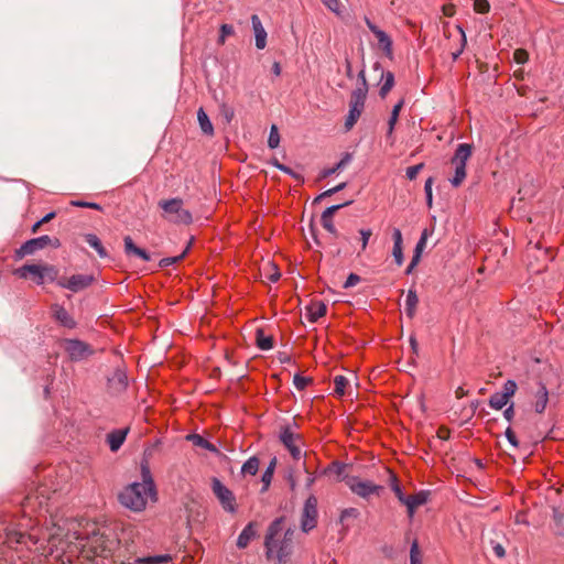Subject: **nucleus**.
Here are the masks:
<instances>
[{
	"label": "nucleus",
	"mask_w": 564,
	"mask_h": 564,
	"mask_svg": "<svg viewBox=\"0 0 564 564\" xmlns=\"http://www.w3.org/2000/svg\"><path fill=\"white\" fill-rule=\"evenodd\" d=\"M118 546V539L107 528L91 527L85 532L68 531L62 538L53 535L48 540L50 554L61 564H73L75 558L93 561L110 556Z\"/></svg>",
	"instance_id": "f257e3e1"
},
{
	"label": "nucleus",
	"mask_w": 564,
	"mask_h": 564,
	"mask_svg": "<svg viewBox=\"0 0 564 564\" xmlns=\"http://www.w3.org/2000/svg\"><path fill=\"white\" fill-rule=\"evenodd\" d=\"M142 481H134L119 494L120 503L134 512H141L147 508L148 500L156 501V487L147 459L141 462Z\"/></svg>",
	"instance_id": "f03ea898"
},
{
	"label": "nucleus",
	"mask_w": 564,
	"mask_h": 564,
	"mask_svg": "<svg viewBox=\"0 0 564 564\" xmlns=\"http://www.w3.org/2000/svg\"><path fill=\"white\" fill-rule=\"evenodd\" d=\"M282 522L283 518L275 519L270 524L264 540L267 557L269 560L275 557L279 563H283L286 560V557L291 554L294 535V530L288 529L284 532V536L280 542H276L274 540V538L282 530Z\"/></svg>",
	"instance_id": "7ed1b4c3"
},
{
	"label": "nucleus",
	"mask_w": 564,
	"mask_h": 564,
	"mask_svg": "<svg viewBox=\"0 0 564 564\" xmlns=\"http://www.w3.org/2000/svg\"><path fill=\"white\" fill-rule=\"evenodd\" d=\"M159 207L162 209V217L169 223L176 225H189L193 223L192 213L184 208V202L180 197L161 199Z\"/></svg>",
	"instance_id": "20e7f679"
},
{
	"label": "nucleus",
	"mask_w": 564,
	"mask_h": 564,
	"mask_svg": "<svg viewBox=\"0 0 564 564\" xmlns=\"http://www.w3.org/2000/svg\"><path fill=\"white\" fill-rule=\"evenodd\" d=\"M297 424L295 422L282 425L279 432V440L283 446L289 451L293 459L299 460L302 458L303 442L301 435L296 432Z\"/></svg>",
	"instance_id": "39448f33"
},
{
	"label": "nucleus",
	"mask_w": 564,
	"mask_h": 564,
	"mask_svg": "<svg viewBox=\"0 0 564 564\" xmlns=\"http://www.w3.org/2000/svg\"><path fill=\"white\" fill-rule=\"evenodd\" d=\"M473 145L469 143H460L458 144L454 156L452 158V163L455 166L454 176L449 180V183L454 187H458L462 185L464 180L466 178V163L471 156Z\"/></svg>",
	"instance_id": "423d86ee"
},
{
	"label": "nucleus",
	"mask_w": 564,
	"mask_h": 564,
	"mask_svg": "<svg viewBox=\"0 0 564 564\" xmlns=\"http://www.w3.org/2000/svg\"><path fill=\"white\" fill-rule=\"evenodd\" d=\"M366 88L357 87L351 93V100L349 104V111L345 120V130L349 131L360 118L366 102Z\"/></svg>",
	"instance_id": "0eeeda50"
},
{
	"label": "nucleus",
	"mask_w": 564,
	"mask_h": 564,
	"mask_svg": "<svg viewBox=\"0 0 564 564\" xmlns=\"http://www.w3.org/2000/svg\"><path fill=\"white\" fill-rule=\"evenodd\" d=\"M47 246H52L53 248H59L61 241L58 238H51L47 235L30 239L25 241L23 245H21V247L15 251L14 258L17 260H20L25 256L33 254L36 251L44 249Z\"/></svg>",
	"instance_id": "6e6552de"
},
{
	"label": "nucleus",
	"mask_w": 564,
	"mask_h": 564,
	"mask_svg": "<svg viewBox=\"0 0 564 564\" xmlns=\"http://www.w3.org/2000/svg\"><path fill=\"white\" fill-rule=\"evenodd\" d=\"M212 490L226 512L230 514L237 513L238 505L235 494L217 477L212 479Z\"/></svg>",
	"instance_id": "1a4fd4ad"
},
{
	"label": "nucleus",
	"mask_w": 564,
	"mask_h": 564,
	"mask_svg": "<svg viewBox=\"0 0 564 564\" xmlns=\"http://www.w3.org/2000/svg\"><path fill=\"white\" fill-rule=\"evenodd\" d=\"M317 499L311 495L304 502L301 516V530L304 533L312 531L317 524Z\"/></svg>",
	"instance_id": "9d476101"
},
{
	"label": "nucleus",
	"mask_w": 564,
	"mask_h": 564,
	"mask_svg": "<svg viewBox=\"0 0 564 564\" xmlns=\"http://www.w3.org/2000/svg\"><path fill=\"white\" fill-rule=\"evenodd\" d=\"M347 484L349 489L361 498H368L371 495L379 496L383 490L382 486L375 485L370 480H360L356 477L349 479Z\"/></svg>",
	"instance_id": "9b49d317"
},
{
	"label": "nucleus",
	"mask_w": 564,
	"mask_h": 564,
	"mask_svg": "<svg viewBox=\"0 0 564 564\" xmlns=\"http://www.w3.org/2000/svg\"><path fill=\"white\" fill-rule=\"evenodd\" d=\"M65 350L68 354L69 359L73 361L84 360L94 354L91 347L79 339H66Z\"/></svg>",
	"instance_id": "f8f14e48"
},
{
	"label": "nucleus",
	"mask_w": 564,
	"mask_h": 564,
	"mask_svg": "<svg viewBox=\"0 0 564 564\" xmlns=\"http://www.w3.org/2000/svg\"><path fill=\"white\" fill-rule=\"evenodd\" d=\"M96 281L94 274H74L67 281H57V285L72 292H79L90 286Z\"/></svg>",
	"instance_id": "ddd939ff"
},
{
	"label": "nucleus",
	"mask_w": 564,
	"mask_h": 564,
	"mask_svg": "<svg viewBox=\"0 0 564 564\" xmlns=\"http://www.w3.org/2000/svg\"><path fill=\"white\" fill-rule=\"evenodd\" d=\"M107 388L111 394H120L128 388V376L123 368H117L107 380Z\"/></svg>",
	"instance_id": "4468645a"
},
{
	"label": "nucleus",
	"mask_w": 564,
	"mask_h": 564,
	"mask_svg": "<svg viewBox=\"0 0 564 564\" xmlns=\"http://www.w3.org/2000/svg\"><path fill=\"white\" fill-rule=\"evenodd\" d=\"M365 22L368 29L373 33V35L378 40L379 46L382 48L384 54L388 57H392V40L391 37L381 29H379L375 23L371 22L367 17L365 18Z\"/></svg>",
	"instance_id": "2eb2a0df"
},
{
	"label": "nucleus",
	"mask_w": 564,
	"mask_h": 564,
	"mask_svg": "<svg viewBox=\"0 0 564 564\" xmlns=\"http://www.w3.org/2000/svg\"><path fill=\"white\" fill-rule=\"evenodd\" d=\"M533 409L538 414H542L549 403V390L543 381L536 382V389L533 392Z\"/></svg>",
	"instance_id": "dca6fc26"
},
{
	"label": "nucleus",
	"mask_w": 564,
	"mask_h": 564,
	"mask_svg": "<svg viewBox=\"0 0 564 564\" xmlns=\"http://www.w3.org/2000/svg\"><path fill=\"white\" fill-rule=\"evenodd\" d=\"M429 500V492L427 491H419L415 495L412 496H405L401 503H403L406 507L408 514L410 519H413L415 509L420 506H423Z\"/></svg>",
	"instance_id": "f3484780"
},
{
	"label": "nucleus",
	"mask_w": 564,
	"mask_h": 564,
	"mask_svg": "<svg viewBox=\"0 0 564 564\" xmlns=\"http://www.w3.org/2000/svg\"><path fill=\"white\" fill-rule=\"evenodd\" d=\"M19 278L26 279L28 275H32L35 279L36 284H44L43 265L39 264H25L14 272Z\"/></svg>",
	"instance_id": "a211bd4d"
},
{
	"label": "nucleus",
	"mask_w": 564,
	"mask_h": 564,
	"mask_svg": "<svg viewBox=\"0 0 564 564\" xmlns=\"http://www.w3.org/2000/svg\"><path fill=\"white\" fill-rule=\"evenodd\" d=\"M52 311H53V317L64 327L66 328H69V329H73L76 327L77 323L76 321L72 317V315L67 312V310L59 305V304H54L52 306Z\"/></svg>",
	"instance_id": "6ab92c4d"
},
{
	"label": "nucleus",
	"mask_w": 564,
	"mask_h": 564,
	"mask_svg": "<svg viewBox=\"0 0 564 564\" xmlns=\"http://www.w3.org/2000/svg\"><path fill=\"white\" fill-rule=\"evenodd\" d=\"M251 25L254 33L256 47L258 50H263L267 46V31L257 14L251 17Z\"/></svg>",
	"instance_id": "aec40b11"
},
{
	"label": "nucleus",
	"mask_w": 564,
	"mask_h": 564,
	"mask_svg": "<svg viewBox=\"0 0 564 564\" xmlns=\"http://www.w3.org/2000/svg\"><path fill=\"white\" fill-rule=\"evenodd\" d=\"M327 306L322 301L311 302L305 307V316L310 323L317 322L318 318L325 315Z\"/></svg>",
	"instance_id": "412c9836"
},
{
	"label": "nucleus",
	"mask_w": 564,
	"mask_h": 564,
	"mask_svg": "<svg viewBox=\"0 0 564 564\" xmlns=\"http://www.w3.org/2000/svg\"><path fill=\"white\" fill-rule=\"evenodd\" d=\"M260 276L269 282L275 283L279 281L281 273L273 261L267 260L260 267Z\"/></svg>",
	"instance_id": "4be33fe9"
},
{
	"label": "nucleus",
	"mask_w": 564,
	"mask_h": 564,
	"mask_svg": "<svg viewBox=\"0 0 564 564\" xmlns=\"http://www.w3.org/2000/svg\"><path fill=\"white\" fill-rule=\"evenodd\" d=\"M392 239H393V248H392V257L395 263L400 267L403 263V239L402 232L399 228H393L392 230Z\"/></svg>",
	"instance_id": "5701e85b"
},
{
	"label": "nucleus",
	"mask_w": 564,
	"mask_h": 564,
	"mask_svg": "<svg viewBox=\"0 0 564 564\" xmlns=\"http://www.w3.org/2000/svg\"><path fill=\"white\" fill-rule=\"evenodd\" d=\"M128 432H129L128 427L117 429V430L111 431L107 435V442H108V445H109L111 452H117L121 447V445L123 444V442L127 437Z\"/></svg>",
	"instance_id": "b1692460"
},
{
	"label": "nucleus",
	"mask_w": 564,
	"mask_h": 564,
	"mask_svg": "<svg viewBox=\"0 0 564 564\" xmlns=\"http://www.w3.org/2000/svg\"><path fill=\"white\" fill-rule=\"evenodd\" d=\"M123 248L124 253L129 257L135 256L144 261L151 260L150 254L144 249L137 247L130 236L123 238Z\"/></svg>",
	"instance_id": "393cba45"
},
{
	"label": "nucleus",
	"mask_w": 564,
	"mask_h": 564,
	"mask_svg": "<svg viewBox=\"0 0 564 564\" xmlns=\"http://www.w3.org/2000/svg\"><path fill=\"white\" fill-rule=\"evenodd\" d=\"M197 121L204 134L207 137L214 135V126L203 107L197 110Z\"/></svg>",
	"instance_id": "a878e982"
},
{
	"label": "nucleus",
	"mask_w": 564,
	"mask_h": 564,
	"mask_svg": "<svg viewBox=\"0 0 564 564\" xmlns=\"http://www.w3.org/2000/svg\"><path fill=\"white\" fill-rule=\"evenodd\" d=\"M254 536H256L254 524L252 522H250L243 528V530L238 535L237 546L239 549H245Z\"/></svg>",
	"instance_id": "bb28decb"
},
{
	"label": "nucleus",
	"mask_w": 564,
	"mask_h": 564,
	"mask_svg": "<svg viewBox=\"0 0 564 564\" xmlns=\"http://www.w3.org/2000/svg\"><path fill=\"white\" fill-rule=\"evenodd\" d=\"M419 297L416 291L413 289L408 290L405 297V314L409 318H413L416 312Z\"/></svg>",
	"instance_id": "cd10ccee"
},
{
	"label": "nucleus",
	"mask_w": 564,
	"mask_h": 564,
	"mask_svg": "<svg viewBox=\"0 0 564 564\" xmlns=\"http://www.w3.org/2000/svg\"><path fill=\"white\" fill-rule=\"evenodd\" d=\"M186 440L192 442L193 445H195L197 447L204 448V449L215 453V454H219L216 446L214 444L209 443L207 440H205L199 434H188V435H186Z\"/></svg>",
	"instance_id": "c85d7f7f"
},
{
	"label": "nucleus",
	"mask_w": 564,
	"mask_h": 564,
	"mask_svg": "<svg viewBox=\"0 0 564 564\" xmlns=\"http://www.w3.org/2000/svg\"><path fill=\"white\" fill-rule=\"evenodd\" d=\"M351 160H352V155L350 153H348V152L345 153L343 155V158L340 159V161L336 165H334V167L323 170L321 172V177L322 178L329 177L330 175H333L337 171L343 170L347 164L350 163Z\"/></svg>",
	"instance_id": "c756f323"
},
{
	"label": "nucleus",
	"mask_w": 564,
	"mask_h": 564,
	"mask_svg": "<svg viewBox=\"0 0 564 564\" xmlns=\"http://www.w3.org/2000/svg\"><path fill=\"white\" fill-rule=\"evenodd\" d=\"M394 85V75L392 72H383L381 75V85L379 95L384 98Z\"/></svg>",
	"instance_id": "7c9ffc66"
},
{
	"label": "nucleus",
	"mask_w": 564,
	"mask_h": 564,
	"mask_svg": "<svg viewBox=\"0 0 564 564\" xmlns=\"http://www.w3.org/2000/svg\"><path fill=\"white\" fill-rule=\"evenodd\" d=\"M256 344L259 349L269 350L273 347V338H272V336L264 335V332L262 328H257Z\"/></svg>",
	"instance_id": "2f4dec72"
},
{
	"label": "nucleus",
	"mask_w": 564,
	"mask_h": 564,
	"mask_svg": "<svg viewBox=\"0 0 564 564\" xmlns=\"http://www.w3.org/2000/svg\"><path fill=\"white\" fill-rule=\"evenodd\" d=\"M86 242L96 250L98 256L100 258H107L108 253L106 249L104 248L100 239L95 234H87L85 235Z\"/></svg>",
	"instance_id": "473e14b6"
},
{
	"label": "nucleus",
	"mask_w": 564,
	"mask_h": 564,
	"mask_svg": "<svg viewBox=\"0 0 564 564\" xmlns=\"http://www.w3.org/2000/svg\"><path fill=\"white\" fill-rule=\"evenodd\" d=\"M275 466H276V458L273 457L270 460L269 465L267 466V468L263 471L262 477H261V481L263 484L262 489H261L262 492L267 491L268 488L270 487V484H271L272 478H273V473H274Z\"/></svg>",
	"instance_id": "72a5a7b5"
},
{
	"label": "nucleus",
	"mask_w": 564,
	"mask_h": 564,
	"mask_svg": "<svg viewBox=\"0 0 564 564\" xmlns=\"http://www.w3.org/2000/svg\"><path fill=\"white\" fill-rule=\"evenodd\" d=\"M508 402L509 400L501 392H495L488 400L489 406L494 410L503 409Z\"/></svg>",
	"instance_id": "f704fd0d"
},
{
	"label": "nucleus",
	"mask_w": 564,
	"mask_h": 564,
	"mask_svg": "<svg viewBox=\"0 0 564 564\" xmlns=\"http://www.w3.org/2000/svg\"><path fill=\"white\" fill-rule=\"evenodd\" d=\"M404 104V100L403 99H400L392 108V111H391V115H390V118H389V121H388V134H392L393 130H394V126L398 121V118H399V113H400V110L402 108Z\"/></svg>",
	"instance_id": "c9c22d12"
},
{
	"label": "nucleus",
	"mask_w": 564,
	"mask_h": 564,
	"mask_svg": "<svg viewBox=\"0 0 564 564\" xmlns=\"http://www.w3.org/2000/svg\"><path fill=\"white\" fill-rule=\"evenodd\" d=\"M258 470L259 459L256 456H252L249 459H247L241 467V473L245 475L248 474L254 476L258 473Z\"/></svg>",
	"instance_id": "e433bc0d"
},
{
	"label": "nucleus",
	"mask_w": 564,
	"mask_h": 564,
	"mask_svg": "<svg viewBox=\"0 0 564 564\" xmlns=\"http://www.w3.org/2000/svg\"><path fill=\"white\" fill-rule=\"evenodd\" d=\"M171 561V556L169 554L163 555H153L147 557H139L135 560V563L140 564H161Z\"/></svg>",
	"instance_id": "4c0bfd02"
},
{
	"label": "nucleus",
	"mask_w": 564,
	"mask_h": 564,
	"mask_svg": "<svg viewBox=\"0 0 564 564\" xmlns=\"http://www.w3.org/2000/svg\"><path fill=\"white\" fill-rule=\"evenodd\" d=\"M347 468L346 464L335 462L332 464V466L327 469V473L335 475L337 480H344L345 479V470Z\"/></svg>",
	"instance_id": "58836bf2"
},
{
	"label": "nucleus",
	"mask_w": 564,
	"mask_h": 564,
	"mask_svg": "<svg viewBox=\"0 0 564 564\" xmlns=\"http://www.w3.org/2000/svg\"><path fill=\"white\" fill-rule=\"evenodd\" d=\"M387 471L389 474L391 489L395 494L399 501L401 502L405 495L403 494L401 487L399 486L397 476L389 469Z\"/></svg>",
	"instance_id": "ea45409f"
},
{
	"label": "nucleus",
	"mask_w": 564,
	"mask_h": 564,
	"mask_svg": "<svg viewBox=\"0 0 564 564\" xmlns=\"http://www.w3.org/2000/svg\"><path fill=\"white\" fill-rule=\"evenodd\" d=\"M189 247H191V243L187 245L185 250L180 256L167 257V258L161 259L160 262H159V265L161 268H166V267H170L172 264L177 263L178 261H181L186 256L187 251L189 250Z\"/></svg>",
	"instance_id": "a19ab883"
},
{
	"label": "nucleus",
	"mask_w": 564,
	"mask_h": 564,
	"mask_svg": "<svg viewBox=\"0 0 564 564\" xmlns=\"http://www.w3.org/2000/svg\"><path fill=\"white\" fill-rule=\"evenodd\" d=\"M321 221L323 227L334 237L338 236L337 229L333 221V216H326L325 213L322 214Z\"/></svg>",
	"instance_id": "79ce46f5"
},
{
	"label": "nucleus",
	"mask_w": 564,
	"mask_h": 564,
	"mask_svg": "<svg viewBox=\"0 0 564 564\" xmlns=\"http://www.w3.org/2000/svg\"><path fill=\"white\" fill-rule=\"evenodd\" d=\"M280 144V133L276 126H271L269 138H268V147L270 149H275Z\"/></svg>",
	"instance_id": "37998d69"
},
{
	"label": "nucleus",
	"mask_w": 564,
	"mask_h": 564,
	"mask_svg": "<svg viewBox=\"0 0 564 564\" xmlns=\"http://www.w3.org/2000/svg\"><path fill=\"white\" fill-rule=\"evenodd\" d=\"M517 382L512 379H508L503 386L501 393L509 400L517 391Z\"/></svg>",
	"instance_id": "c03bdc74"
},
{
	"label": "nucleus",
	"mask_w": 564,
	"mask_h": 564,
	"mask_svg": "<svg viewBox=\"0 0 564 564\" xmlns=\"http://www.w3.org/2000/svg\"><path fill=\"white\" fill-rule=\"evenodd\" d=\"M347 383H348V380L346 377H344L341 375L336 376L334 379L335 393L338 395H344Z\"/></svg>",
	"instance_id": "a18cd8bd"
},
{
	"label": "nucleus",
	"mask_w": 564,
	"mask_h": 564,
	"mask_svg": "<svg viewBox=\"0 0 564 564\" xmlns=\"http://www.w3.org/2000/svg\"><path fill=\"white\" fill-rule=\"evenodd\" d=\"M456 29L460 34V47L456 52L452 53L453 61H456L460 56V54L463 53V51L466 46V43H467V39H466L464 29L460 25H456Z\"/></svg>",
	"instance_id": "49530a36"
},
{
	"label": "nucleus",
	"mask_w": 564,
	"mask_h": 564,
	"mask_svg": "<svg viewBox=\"0 0 564 564\" xmlns=\"http://www.w3.org/2000/svg\"><path fill=\"white\" fill-rule=\"evenodd\" d=\"M410 564H422L417 541H413L411 544Z\"/></svg>",
	"instance_id": "de8ad7c7"
},
{
	"label": "nucleus",
	"mask_w": 564,
	"mask_h": 564,
	"mask_svg": "<svg viewBox=\"0 0 564 564\" xmlns=\"http://www.w3.org/2000/svg\"><path fill=\"white\" fill-rule=\"evenodd\" d=\"M270 164L273 165L275 169H278L279 171L283 172V173H286L289 175H291L292 177L294 178H300V175L295 172H293L289 166L284 165V164H281L278 159L273 158L271 161H270Z\"/></svg>",
	"instance_id": "09e8293b"
},
{
	"label": "nucleus",
	"mask_w": 564,
	"mask_h": 564,
	"mask_svg": "<svg viewBox=\"0 0 564 564\" xmlns=\"http://www.w3.org/2000/svg\"><path fill=\"white\" fill-rule=\"evenodd\" d=\"M219 109H220V113L225 118L226 122L230 123L235 117L234 108L224 102L220 105Z\"/></svg>",
	"instance_id": "8fccbe9b"
},
{
	"label": "nucleus",
	"mask_w": 564,
	"mask_h": 564,
	"mask_svg": "<svg viewBox=\"0 0 564 564\" xmlns=\"http://www.w3.org/2000/svg\"><path fill=\"white\" fill-rule=\"evenodd\" d=\"M44 281L54 282L57 279L58 270L54 265H43Z\"/></svg>",
	"instance_id": "3c124183"
},
{
	"label": "nucleus",
	"mask_w": 564,
	"mask_h": 564,
	"mask_svg": "<svg viewBox=\"0 0 564 564\" xmlns=\"http://www.w3.org/2000/svg\"><path fill=\"white\" fill-rule=\"evenodd\" d=\"M429 236H430V231L427 229H424L421 232L420 239H419V241L415 245L414 252L422 254V252H423V250H424V248L426 246V241H427Z\"/></svg>",
	"instance_id": "603ef678"
},
{
	"label": "nucleus",
	"mask_w": 564,
	"mask_h": 564,
	"mask_svg": "<svg viewBox=\"0 0 564 564\" xmlns=\"http://www.w3.org/2000/svg\"><path fill=\"white\" fill-rule=\"evenodd\" d=\"M234 34V28L230 24H221L220 25V34L218 37V43L224 44L226 37Z\"/></svg>",
	"instance_id": "864d4df0"
},
{
	"label": "nucleus",
	"mask_w": 564,
	"mask_h": 564,
	"mask_svg": "<svg viewBox=\"0 0 564 564\" xmlns=\"http://www.w3.org/2000/svg\"><path fill=\"white\" fill-rule=\"evenodd\" d=\"M323 4L336 15H340V2L339 0H322Z\"/></svg>",
	"instance_id": "5fc2aeb1"
},
{
	"label": "nucleus",
	"mask_w": 564,
	"mask_h": 564,
	"mask_svg": "<svg viewBox=\"0 0 564 564\" xmlns=\"http://www.w3.org/2000/svg\"><path fill=\"white\" fill-rule=\"evenodd\" d=\"M70 204L76 207L91 208V209H96L99 212L102 210V206L97 203H94V202L73 200Z\"/></svg>",
	"instance_id": "6e6d98bb"
},
{
	"label": "nucleus",
	"mask_w": 564,
	"mask_h": 564,
	"mask_svg": "<svg viewBox=\"0 0 564 564\" xmlns=\"http://www.w3.org/2000/svg\"><path fill=\"white\" fill-rule=\"evenodd\" d=\"M474 9L478 13H488L490 10V3L488 0H475Z\"/></svg>",
	"instance_id": "4d7b16f0"
},
{
	"label": "nucleus",
	"mask_w": 564,
	"mask_h": 564,
	"mask_svg": "<svg viewBox=\"0 0 564 564\" xmlns=\"http://www.w3.org/2000/svg\"><path fill=\"white\" fill-rule=\"evenodd\" d=\"M359 514L360 513H359L358 509H356V508H346V509H344L340 512L339 521L343 523L348 518H354V519L358 518Z\"/></svg>",
	"instance_id": "13d9d810"
},
{
	"label": "nucleus",
	"mask_w": 564,
	"mask_h": 564,
	"mask_svg": "<svg viewBox=\"0 0 564 564\" xmlns=\"http://www.w3.org/2000/svg\"><path fill=\"white\" fill-rule=\"evenodd\" d=\"M513 59L518 64H525L529 59V54L523 48H518L513 52Z\"/></svg>",
	"instance_id": "bf43d9fd"
},
{
	"label": "nucleus",
	"mask_w": 564,
	"mask_h": 564,
	"mask_svg": "<svg viewBox=\"0 0 564 564\" xmlns=\"http://www.w3.org/2000/svg\"><path fill=\"white\" fill-rule=\"evenodd\" d=\"M311 382V379L307 378V377H303L299 373H296L293 378V384L296 387V389L299 390H303L306 388V386Z\"/></svg>",
	"instance_id": "052dcab7"
},
{
	"label": "nucleus",
	"mask_w": 564,
	"mask_h": 564,
	"mask_svg": "<svg viewBox=\"0 0 564 564\" xmlns=\"http://www.w3.org/2000/svg\"><path fill=\"white\" fill-rule=\"evenodd\" d=\"M424 167V164L423 163H419V164H415V165H412V166H409L406 169V177L410 180V181H413L416 178L419 172Z\"/></svg>",
	"instance_id": "680f3d73"
},
{
	"label": "nucleus",
	"mask_w": 564,
	"mask_h": 564,
	"mask_svg": "<svg viewBox=\"0 0 564 564\" xmlns=\"http://www.w3.org/2000/svg\"><path fill=\"white\" fill-rule=\"evenodd\" d=\"M55 212H50L45 216H43L40 220H37L31 228L32 232H36L41 225L52 220L55 217Z\"/></svg>",
	"instance_id": "e2e57ef3"
},
{
	"label": "nucleus",
	"mask_w": 564,
	"mask_h": 564,
	"mask_svg": "<svg viewBox=\"0 0 564 564\" xmlns=\"http://www.w3.org/2000/svg\"><path fill=\"white\" fill-rule=\"evenodd\" d=\"M432 184H433V178L429 177L426 180V182H425V185H424V192H425V196H426V204H427L429 207L432 206V202H433Z\"/></svg>",
	"instance_id": "0e129e2a"
},
{
	"label": "nucleus",
	"mask_w": 564,
	"mask_h": 564,
	"mask_svg": "<svg viewBox=\"0 0 564 564\" xmlns=\"http://www.w3.org/2000/svg\"><path fill=\"white\" fill-rule=\"evenodd\" d=\"M359 282H360V276L358 274H356V273H350L347 276L343 288L344 289H349V288H352V286L357 285Z\"/></svg>",
	"instance_id": "69168bd1"
},
{
	"label": "nucleus",
	"mask_w": 564,
	"mask_h": 564,
	"mask_svg": "<svg viewBox=\"0 0 564 564\" xmlns=\"http://www.w3.org/2000/svg\"><path fill=\"white\" fill-rule=\"evenodd\" d=\"M505 436L506 438L508 440V442L510 443L511 446L513 447H518L519 446V441L513 432V430L508 426L505 431Z\"/></svg>",
	"instance_id": "338daca9"
},
{
	"label": "nucleus",
	"mask_w": 564,
	"mask_h": 564,
	"mask_svg": "<svg viewBox=\"0 0 564 564\" xmlns=\"http://www.w3.org/2000/svg\"><path fill=\"white\" fill-rule=\"evenodd\" d=\"M359 234H360V237H361V249L366 250V248L368 246V242H369V239H370V237L372 235V231H371V229L366 228V229H360Z\"/></svg>",
	"instance_id": "774afa93"
}]
</instances>
